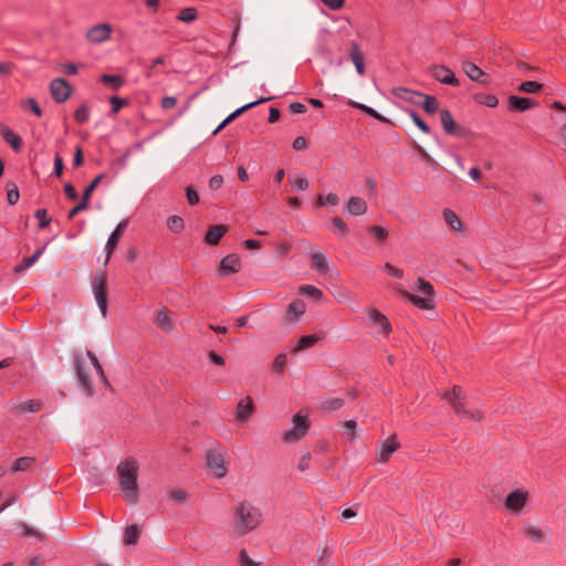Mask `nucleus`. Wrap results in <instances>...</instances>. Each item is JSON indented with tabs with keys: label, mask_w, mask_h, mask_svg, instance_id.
Wrapping results in <instances>:
<instances>
[{
	"label": "nucleus",
	"mask_w": 566,
	"mask_h": 566,
	"mask_svg": "<svg viewBox=\"0 0 566 566\" xmlns=\"http://www.w3.org/2000/svg\"><path fill=\"white\" fill-rule=\"evenodd\" d=\"M120 489L125 493L128 504H136L138 501V462L134 458H127L117 465Z\"/></svg>",
	"instance_id": "f257e3e1"
},
{
	"label": "nucleus",
	"mask_w": 566,
	"mask_h": 566,
	"mask_svg": "<svg viewBox=\"0 0 566 566\" xmlns=\"http://www.w3.org/2000/svg\"><path fill=\"white\" fill-rule=\"evenodd\" d=\"M263 521L261 510L248 501H241L234 510V532L243 536L255 530Z\"/></svg>",
	"instance_id": "f03ea898"
},
{
	"label": "nucleus",
	"mask_w": 566,
	"mask_h": 566,
	"mask_svg": "<svg viewBox=\"0 0 566 566\" xmlns=\"http://www.w3.org/2000/svg\"><path fill=\"white\" fill-rule=\"evenodd\" d=\"M441 398L451 405L457 416L467 417L474 422H480L483 419V413L480 410L465 408V394L461 386L454 385L451 389L444 390Z\"/></svg>",
	"instance_id": "7ed1b4c3"
},
{
	"label": "nucleus",
	"mask_w": 566,
	"mask_h": 566,
	"mask_svg": "<svg viewBox=\"0 0 566 566\" xmlns=\"http://www.w3.org/2000/svg\"><path fill=\"white\" fill-rule=\"evenodd\" d=\"M92 286L97 305L105 317L108 308L107 271L105 269L95 273Z\"/></svg>",
	"instance_id": "20e7f679"
},
{
	"label": "nucleus",
	"mask_w": 566,
	"mask_h": 566,
	"mask_svg": "<svg viewBox=\"0 0 566 566\" xmlns=\"http://www.w3.org/2000/svg\"><path fill=\"white\" fill-rule=\"evenodd\" d=\"M293 428L283 433L282 440L285 443H294L305 437L311 428V422L306 415L296 412L293 418Z\"/></svg>",
	"instance_id": "39448f33"
},
{
	"label": "nucleus",
	"mask_w": 566,
	"mask_h": 566,
	"mask_svg": "<svg viewBox=\"0 0 566 566\" xmlns=\"http://www.w3.org/2000/svg\"><path fill=\"white\" fill-rule=\"evenodd\" d=\"M72 357L77 381L82 387L84 394L87 397H92L95 394V389L86 370L84 358L82 354L77 350L73 353Z\"/></svg>",
	"instance_id": "423d86ee"
},
{
	"label": "nucleus",
	"mask_w": 566,
	"mask_h": 566,
	"mask_svg": "<svg viewBox=\"0 0 566 566\" xmlns=\"http://www.w3.org/2000/svg\"><path fill=\"white\" fill-rule=\"evenodd\" d=\"M440 120L444 132L455 137H468L470 129L455 123L449 109H440Z\"/></svg>",
	"instance_id": "0eeeda50"
},
{
	"label": "nucleus",
	"mask_w": 566,
	"mask_h": 566,
	"mask_svg": "<svg viewBox=\"0 0 566 566\" xmlns=\"http://www.w3.org/2000/svg\"><path fill=\"white\" fill-rule=\"evenodd\" d=\"M72 85L64 78H54L50 83V93L55 103H64L72 94Z\"/></svg>",
	"instance_id": "6e6552de"
},
{
	"label": "nucleus",
	"mask_w": 566,
	"mask_h": 566,
	"mask_svg": "<svg viewBox=\"0 0 566 566\" xmlns=\"http://www.w3.org/2000/svg\"><path fill=\"white\" fill-rule=\"evenodd\" d=\"M430 75L438 82L447 85L459 86L460 82L454 73L443 64H434L430 67Z\"/></svg>",
	"instance_id": "1a4fd4ad"
},
{
	"label": "nucleus",
	"mask_w": 566,
	"mask_h": 566,
	"mask_svg": "<svg viewBox=\"0 0 566 566\" xmlns=\"http://www.w3.org/2000/svg\"><path fill=\"white\" fill-rule=\"evenodd\" d=\"M528 493L522 489H517L509 493L505 497L504 505L512 512H520L525 506Z\"/></svg>",
	"instance_id": "9d476101"
},
{
	"label": "nucleus",
	"mask_w": 566,
	"mask_h": 566,
	"mask_svg": "<svg viewBox=\"0 0 566 566\" xmlns=\"http://www.w3.org/2000/svg\"><path fill=\"white\" fill-rule=\"evenodd\" d=\"M112 28L108 23H98L90 28L86 32V39L91 43H102L109 39Z\"/></svg>",
	"instance_id": "9b49d317"
},
{
	"label": "nucleus",
	"mask_w": 566,
	"mask_h": 566,
	"mask_svg": "<svg viewBox=\"0 0 566 566\" xmlns=\"http://www.w3.org/2000/svg\"><path fill=\"white\" fill-rule=\"evenodd\" d=\"M127 221L124 220L122 222H119L115 230L111 233L107 242H106V245H105V251H106V260H105V264H107V262L109 261L111 259V255L113 254V252L116 250L117 245H118V242L127 227Z\"/></svg>",
	"instance_id": "f8f14e48"
},
{
	"label": "nucleus",
	"mask_w": 566,
	"mask_h": 566,
	"mask_svg": "<svg viewBox=\"0 0 566 566\" xmlns=\"http://www.w3.org/2000/svg\"><path fill=\"white\" fill-rule=\"evenodd\" d=\"M208 467L213 471L214 475L221 478L226 475L227 469L221 453L216 450H208L206 454Z\"/></svg>",
	"instance_id": "ddd939ff"
},
{
	"label": "nucleus",
	"mask_w": 566,
	"mask_h": 566,
	"mask_svg": "<svg viewBox=\"0 0 566 566\" xmlns=\"http://www.w3.org/2000/svg\"><path fill=\"white\" fill-rule=\"evenodd\" d=\"M273 97L272 96H268V97H260L259 99L254 101V102H251V103H248L241 107H239L238 109H235L234 112H232L217 128L216 130L213 132V134H217L218 132H220L221 129H223L228 124H230L231 122H233L237 117H239L241 114H243L244 112L253 108L254 106L259 105V104H262V103H265V102H269L271 101Z\"/></svg>",
	"instance_id": "4468645a"
},
{
	"label": "nucleus",
	"mask_w": 566,
	"mask_h": 566,
	"mask_svg": "<svg viewBox=\"0 0 566 566\" xmlns=\"http://www.w3.org/2000/svg\"><path fill=\"white\" fill-rule=\"evenodd\" d=\"M400 448V443L397 440V436L391 434L385 442H382L377 453V459L381 463H386L391 454Z\"/></svg>",
	"instance_id": "2eb2a0df"
},
{
	"label": "nucleus",
	"mask_w": 566,
	"mask_h": 566,
	"mask_svg": "<svg viewBox=\"0 0 566 566\" xmlns=\"http://www.w3.org/2000/svg\"><path fill=\"white\" fill-rule=\"evenodd\" d=\"M462 70L473 82H478L483 85H488L490 83V76L470 61L463 62Z\"/></svg>",
	"instance_id": "dca6fc26"
},
{
	"label": "nucleus",
	"mask_w": 566,
	"mask_h": 566,
	"mask_svg": "<svg viewBox=\"0 0 566 566\" xmlns=\"http://www.w3.org/2000/svg\"><path fill=\"white\" fill-rule=\"evenodd\" d=\"M241 269V261L238 254L230 253L220 261V275L238 273Z\"/></svg>",
	"instance_id": "f3484780"
},
{
	"label": "nucleus",
	"mask_w": 566,
	"mask_h": 566,
	"mask_svg": "<svg viewBox=\"0 0 566 566\" xmlns=\"http://www.w3.org/2000/svg\"><path fill=\"white\" fill-rule=\"evenodd\" d=\"M368 318L374 326L379 327L380 333L388 335L391 332V325L388 318L375 307L367 308Z\"/></svg>",
	"instance_id": "a211bd4d"
},
{
	"label": "nucleus",
	"mask_w": 566,
	"mask_h": 566,
	"mask_svg": "<svg viewBox=\"0 0 566 566\" xmlns=\"http://www.w3.org/2000/svg\"><path fill=\"white\" fill-rule=\"evenodd\" d=\"M401 295L403 298H406L407 301H409L411 304H413L416 307L420 308V310H433L434 306H436V302H434V298L433 297H430V296H418V295H415L406 290L401 291Z\"/></svg>",
	"instance_id": "6ab92c4d"
},
{
	"label": "nucleus",
	"mask_w": 566,
	"mask_h": 566,
	"mask_svg": "<svg viewBox=\"0 0 566 566\" xmlns=\"http://www.w3.org/2000/svg\"><path fill=\"white\" fill-rule=\"evenodd\" d=\"M537 102L530 97H521L511 95L509 97V109L512 112H525L530 108L537 106Z\"/></svg>",
	"instance_id": "aec40b11"
},
{
	"label": "nucleus",
	"mask_w": 566,
	"mask_h": 566,
	"mask_svg": "<svg viewBox=\"0 0 566 566\" xmlns=\"http://www.w3.org/2000/svg\"><path fill=\"white\" fill-rule=\"evenodd\" d=\"M228 230L229 227L226 224L210 226L205 235V243L212 247L219 244L220 240L228 232Z\"/></svg>",
	"instance_id": "412c9836"
},
{
	"label": "nucleus",
	"mask_w": 566,
	"mask_h": 566,
	"mask_svg": "<svg viewBox=\"0 0 566 566\" xmlns=\"http://www.w3.org/2000/svg\"><path fill=\"white\" fill-rule=\"evenodd\" d=\"M392 95L402 101L409 102L415 105H420L422 93L412 91L406 87H395L391 91Z\"/></svg>",
	"instance_id": "4be33fe9"
},
{
	"label": "nucleus",
	"mask_w": 566,
	"mask_h": 566,
	"mask_svg": "<svg viewBox=\"0 0 566 566\" xmlns=\"http://www.w3.org/2000/svg\"><path fill=\"white\" fill-rule=\"evenodd\" d=\"M254 412L253 400L250 396L241 399L237 406L235 418L239 421H247Z\"/></svg>",
	"instance_id": "5701e85b"
},
{
	"label": "nucleus",
	"mask_w": 566,
	"mask_h": 566,
	"mask_svg": "<svg viewBox=\"0 0 566 566\" xmlns=\"http://www.w3.org/2000/svg\"><path fill=\"white\" fill-rule=\"evenodd\" d=\"M349 59L354 63L356 71L359 75L365 74V59L357 42L353 41L349 49Z\"/></svg>",
	"instance_id": "b1692460"
},
{
	"label": "nucleus",
	"mask_w": 566,
	"mask_h": 566,
	"mask_svg": "<svg viewBox=\"0 0 566 566\" xmlns=\"http://www.w3.org/2000/svg\"><path fill=\"white\" fill-rule=\"evenodd\" d=\"M0 135L13 148V150L19 151L21 149L22 138L2 123H0Z\"/></svg>",
	"instance_id": "393cba45"
},
{
	"label": "nucleus",
	"mask_w": 566,
	"mask_h": 566,
	"mask_svg": "<svg viewBox=\"0 0 566 566\" xmlns=\"http://www.w3.org/2000/svg\"><path fill=\"white\" fill-rule=\"evenodd\" d=\"M306 305L303 300H294L292 303L289 304L286 313H285V319L287 322H292L296 318H298L301 315L305 313Z\"/></svg>",
	"instance_id": "a878e982"
},
{
	"label": "nucleus",
	"mask_w": 566,
	"mask_h": 566,
	"mask_svg": "<svg viewBox=\"0 0 566 566\" xmlns=\"http://www.w3.org/2000/svg\"><path fill=\"white\" fill-rule=\"evenodd\" d=\"M99 82L113 91H118L126 83V80L120 74H103Z\"/></svg>",
	"instance_id": "bb28decb"
},
{
	"label": "nucleus",
	"mask_w": 566,
	"mask_h": 566,
	"mask_svg": "<svg viewBox=\"0 0 566 566\" xmlns=\"http://www.w3.org/2000/svg\"><path fill=\"white\" fill-rule=\"evenodd\" d=\"M347 211L352 216H361L367 211V203L360 197H352L347 203Z\"/></svg>",
	"instance_id": "cd10ccee"
},
{
	"label": "nucleus",
	"mask_w": 566,
	"mask_h": 566,
	"mask_svg": "<svg viewBox=\"0 0 566 566\" xmlns=\"http://www.w3.org/2000/svg\"><path fill=\"white\" fill-rule=\"evenodd\" d=\"M44 249L45 245L36 249L32 255L23 258L22 261L14 266V272L21 273L29 269L31 265H33L36 262V260L42 255Z\"/></svg>",
	"instance_id": "c85d7f7f"
},
{
	"label": "nucleus",
	"mask_w": 566,
	"mask_h": 566,
	"mask_svg": "<svg viewBox=\"0 0 566 566\" xmlns=\"http://www.w3.org/2000/svg\"><path fill=\"white\" fill-rule=\"evenodd\" d=\"M44 403L40 399H30L27 400L15 407L17 411L20 413L23 412H39L42 410Z\"/></svg>",
	"instance_id": "c756f323"
},
{
	"label": "nucleus",
	"mask_w": 566,
	"mask_h": 566,
	"mask_svg": "<svg viewBox=\"0 0 566 566\" xmlns=\"http://www.w3.org/2000/svg\"><path fill=\"white\" fill-rule=\"evenodd\" d=\"M443 219L446 223L449 226L451 230L460 231L462 229V222L451 209H444L442 212Z\"/></svg>",
	"instance_id": "7c9ffc66"
},
{
	"label": "nucleus",
	"mask_w": 566,
	"mask_h": 566,
	"mask_svg": "<svg viewBox=\"0 0 566 566\" xmlns=\"http://www.w3.org/2000/svg\"><path fill=\"white\" fill-rule=\"evenodd\" d=\"M321 338L322 337L316 334L304 335L298 339L294 352H302L306 348H310L314 346Z\"/></svg>",
	"instance_id": "2f4dec72"
},
{
	"label": "nucleus",
	"mask_w": 566,
	"mask_h": 566,
	"mask_svg": "<svg viewBox=\"0 0 566 566\" xmlns=\"http://www.w3.org/2000/svg\"><path fill=\"white\" fill-rule=\"evenodd\" d=\"M420 105L428 114H434L439 109V101L432 95L423 94Z\"/></svg>",
	"instance_id": "473e14b6"
},
{
	"label": "nucleus",
	"mask_w": 566,
	"mask_h": 566,
	"mask_svg": "<svg viewBox=\"0 0 566 566\" xmlns=\"http://www.w3.org/2000/svg\"><path fill=\"white\" fill-rule=\"evenodd\" d=\"M311 268L313 270L319 272L321 274H326L327 270H328V266H327L326 258L324 256V254H322V253H314L312 255Z\"/></svg>",
	"instance_id": "72a5a7b5"
},
{
	"label": "nucleus",
	"mask_w": 566,
	"mask_h": 566,
	"mask_svg": "<svg viewBox=\"0 0 566 566\" xmlns=\"http://www.w3.org/2000/svg\"><path fill=\"white\" fill-rule=\"evenodd\" d=\"M20 107L23 111L32 112L36 117H41L43 112L35 98L29 97L20 103Z\"/></svg>",
	"instance_id": "f704fd0d"
},
{
	"label": "nucleus",
	"mask_w": 566,
	"mask_h": 566,
	"mask_svg": "<svg viewBox=\"0 0 566 566\" xmlns=\"http://www.w3.org/2000/svg\"><path fill=\"white\" fill-rule=\"evenodd\" d=\"M139 539V530L136 525H130L125 528L124 543L125 545H135Z\"/></svg>",
	"instance_id": "c9c22d12"
},
{
	"label": "nucleus",
	"mask_w": 566,
	"mask_h": 566,
	"mask_svg": "<svg viewBox=\"0 0 566 566\" xmlns=\"http://www.w3.org/2000/svg\"><path fill=\"white\" fill-rule=\"evenodd\" d=\"M198 18V11L193 7H188L179 11L177 20L186 23H191Z\"/></svg>",
	"instance_id": "e433bc0d"
},
{
	"label": "nucleus",
	"mask_w": 566,
	"mask_h": 566,
	"mask_svg": "<svg viewBox=\"0 0 566 566\" xmlns=\"http://www.w3.org/2000/svg\"><path fill=\"white\" fill-rule=\"evenodd\" d=\"M155 324L163 327L164 329H170L171 328V321L169 317V310L167 307H164L163 310L157 312Z\"/></svg>",
	"instance_id": "4c0bfd02"
},
{
	"label": "nucleus",
	"mask_w": 566,
	"mask_h": 566,
	"mask_svg": "<svg viewBox=\"0 0 566 566\" xmlns=\"http://www.w3.org/2000/svg\"><path fill=\"white\" fill-rule=\"evenodd\" d=\"M167 228L174 233H180L185 229V221L179 216H170L167 219Z\"/></svg>",
	"instance_id": "58836bf2"
},
{
	"label": "nucleus",
	"mask_w": 566,
	"mask_h": 566,
	"mask_svg": "<svg viewBox=\"0 0 566 566\" xmlns=\"http://www.w3.org/2000/svg\"><path fill=\"white\" fill-rule=\"evenodd\" d=\"M6 188H7V199H8L9 205H11V206L15 205L20 199V192H19L18 186L13 181H8Z\"/></svg>",
	"instance_id": "ea45409f"
},
{
	"label": "nucleus",
	"mask_w": 566,
	"mask_h": 566,
	"mask_svg": "<svg viewBox=\"0 0 566 566\" xmlns=\"http://www.w3.org/2000/svg\"><path fill=\"white\" fill-rule=\"evenodd\" d=\"M542 90H543V84L535 82V81H526V82H523L518 86L520 92L531 93V94L539 93Z\"/></svg>",
	"instance_id": "a19ab883"
},
{
	"label": "nucleus",
	"mask_w": 566,
	"mask_h": 566,
	"mask_svg": "<svg viewBox=\"0 0 566 566\" xmlns=\"http://www.w3.org/2000/svg\"><path fill=\"white\" fill-rule=\"evenodd\" d=\"M104 175L96 176L84 189L82 198L90 203L92 193L94 190L98 187L101 180L103 179Z\"/></svg>",
	"instance_id": "79ce46f5"
},
{
	"label": "nucleus",
	"mask_w": 566,
	"mask_h": 566,
	"mask_svg": "<svg viewBox=\"0 0 566 566\" xmlns=\"http://www.w3.org/2000/svg\"><path fill=\"white\" fill-rule=\"evenodd\" d=\"M90 118V107L86 104H82L76 111L74 112V120L82 125L85 124Z\"/></svg>",
	"instance_id": "37998d69"
},
{
	"label": "nucleus",
	"mask_w": 566,
	"mask_h": 566,
	"mask_svg": "<svg viewBox=\"0 0 566 566\" xmlns=\"http://www.w3.org/2000/svg\"><path fill=\"white\" fill-rule=\"evenodd\" d=\"M339 202V198L336 193H328L327 196L318 195L314 206H325V205H332L336 206Z\"/></svg>",
	"instance_id": "c03bdc74"
},
{
	"label": "nucleus",
	"mask_w": 566,
	"mask_h": 566,
	"mask_svg": "<svg viewBox=\"0 0 566 566\" xmlns=\"http://www.w3.org/2000/svg\"><path fill=\"white\" fill-rule=\"evenodd\" d=\"M416 291L430 297H433L434 294L432 284L422 277L418 279V285L416 287Z\"/></svg>",
	"instance_id": "a18cd8bd"
},
{
	"label": "nucleus",
	"mask_w": 566,
	"mask_h": 566,
	"mask_svg": "<svg viewBox=\"0 0 566 566\" xmlns=\"http://www.w3.org/2000/svg\"><path fill=\"white\" fill-rule=\"evenodd\" d=\"M35 461L33 457H21L18 458L13 463V470L14 471H25L29 469L32 463Z\"/></svg>",
	"instance_id": "49530a36"
},
{
	"label": "nucleus",
	"mask_w": 566,
	"mask_h": 566,
	"mask_svg": "<svg viewBox=\"0 0 566 566\" xmlns=\"http://www.w3.org/2000/svg\"><path fill=\"white\" fill-rule=\"evenodd\" d=\"M128 103L129 101L127 98H123L119 96L109 97L111 113L114 115L117 114L120 111V108L127 106Z\"/></svg>",
	"instance_id": "de8ad7c7"
},
{
	"label": "nucleus",
	"mask_w": 566,
	"mask_h": 566,
	"mask_svg": "<svg viewBox=\"0 0 566 566\" xmlns=\"http://www.w3.org/2000/svg\"><path fill=\"white\" fill-rule=\"evenodd\" d=\"M409 115L410 117L412 118V122L415 123V125L421 130L423 132L424 134H430L431 129L430 127L427 125V123L419 116V114L413 111V109H410L409 112Z\"/></svg>",
	"instance_id": "09e8293b"
},
{
	"label": "nucleus",
	"mask_w": 566,
	"mask_h": 566,
	"mask_svg": "<svg viewBox=\"0 0 566 566\" xmlns=\"http://www.w3.org/2000/svg\"><path fill=\"white\" fill-rule=\"evenodd\" d=\"M475 101L480 104L488 106V107H495L499 104L497 97L493 94L476 95Z\"/></svg>",
	"instance_id": "8fccbe9b"
},
{
	"label": "nucleus",
	"mask_w": 566,
	"mask_h": 566,
	"mask_svg": "<svg viewBox=\"0 0 566 566\" xmlns=\"http://www.w3.org/2000/svg\"><path fill=\"white\" fill-rule=\"evenodd\" d=\"M286 354L282 353V354H279L274 360H273V364H272V368L275 373L277 374H283L284 371V368H285V365H286Z\"/></svg>",
	"instance_id": "3c124183"
},
{
	"label": "nucleus",
	"mask_w": 566,
	"mask_h": 566,
	"mask_svg": "<svg viewBox=\"0 0 566 566\" xmlns=\"http://www.w3.org/2000/svg\"><path fill=\"white\" fill-rule=\"evenodd\" d=\"M300 291L308 296L319 301L323 297V292L314 285H302Z\"/></svg>",
	"instance_id": "603ef678"
},
{
	"label": "nucleus",
	"mask_w": 566,
	"mask_h": 566,
	"mask_svg": "<svg viewBox=\"0 0 566 566\" xmlns=\"http://www.w3.org/2000/svg\"><path fill=\"white\" fill-rule=\"evenodd\" d=\"M344 406V399L342 398H331L323 402L324 410L334 411L338 410Z\"/></svg>",
	"instance_id": "864d4df0"
},
{
	"label": "nucleus",
	"mask_w": 566,
	"mask_h": 566,
	"mask_svg": "<svg viewBox=\"0 0 566 566\" xmlns=\"http://www.w3.org/2000/svg\"><path fill=\"white\" fill-rule=\"evenodd\" d=\"M34 216L36 219H39L38 227L40 229L46 228L51 222V219L48 217L46 209H38L34 213Z\"/></svg>",
	"instance_id": "5fc2aeb1"
},
{
	"label": "nucleus",
	"mask_w": 566,
	"mask_h": 566,
	"mask_svg": "<svg viewBox=\"0 0 566 566\" xmlns=\"http://www.w3.org/2000/svg\"><path fill=\"white\" fill-rule=\"evenodd\" d=\"M412 149L419 155V157L426 164L434 163L433 158L428 154V151L421 145H419L417 142H413Z\"/></svg>",
	"instance_id": "6e6d98bb"
},
{
	"label": "nucleus",
	"mask_w": 566,
	"mask_h": 566,
	"mask_svg": "<svg viewBox=\"0 0 566 566\" xmlns=\"http://www.w3.org/2000/svg\"><path fill=\"white\" fill-rule=\"evenodd\" d=\"M368 231L373 233L379 242H384L388 238V231L381 226H371Z\"/></svg>",
	"instance_id": "4d7b16f0"
},
{
	"label": "nucleus",
	"mask_w": 566,
	"mask_h": 566,
	"mask_svg": "<svg viewBox=\"0 0 566 566\" xmlns=\"http://www.w3.org/2000/svg\"><path fill=\"white\" fill-rule=\"evenodd\" d=\"M88 206L90 203L82 198L81 201L69 211L67 219L72 220L77 213L86 210Z\"/></svg>",
	"instance_id": "13d9d810"
},
{
	"label": "nucleus",
	"mask_w": 566,
	"mask_h": 566,
	"mask_svg": "<svg viewBox=\"0 0 566 566\" xmlns=\"http://www.w3.org/2000/svg\"><path fill=\"white\" fill-rule=\"evenodd\" d=\"M238 563L240 566H259V563L254 562L249 557L245 549H241L238 556Z\"/></svg>",
	"instance_id": "bf43d9fd"
},
{
	"label": "nucleus",
	"mask_w": 566,
	"mask_h": 566,
	"mask_svg": "<svg viewBox=\"0 0 566 566\" xmlns=\"http://www.w3.org/2000/svg\"><path fill=\"white\" fill-rule=\"evenodd\" d=\"M524 535L532 538L534 542H542L543 539V534H542V531L539 528H535V527H528V528H525L524 531Z\"/></svg>",
	"instance_id": "052dcab7"
},
{
	"label": "nucleus",
	"mask_w": 566,
	"mask_h": 566,
	"mask_svg": "<svg viewBox=\"0 0 566 566\" xmlns=\"http://www.w3.org/2000/svg\"><path fill=\"white\" fill-rule=\"evenodd\" d=\"M187 201L190 206L199 203V195L192 186L186 188Z\"/></svg>",
	"instance_id": "680f3d73"
},
{
	"label": "nucleus",
	"mask_w": 566,
	"mask_h": 566,
	"mask_svg": "<svg viewBox=\"0 0 566 566\" xmlns=\"http://www.w3.org/2000/svg\"><path fill=\"white\" fill-rule=\"evenodd\" d=\"M384 270L392 277L401 279L403 276V271L394 266L391 263H385Z\"/></svg>",
	"instance_id": "e2e57ef3"
},
{
	"label": "nucleus",
	"mask_w": 566,
	"mask_h": 566,
	"mask_svg": "<svg viewBox=\"0 0 566 566\" xmlns=\"http://www.w3.org/2000/svg\"><path fill=\"white\" fill-rule=\"evenodd\" d=\"M332 222L342 234H346L349 232L348 226L340 217H333Z\"/></svg>",
	"instance_id": "0e129e2a"
},
{
	"label": "nucleus",
	"mask_w": 566,
	"mask_h": 566,
	"mask_svg": "<svg viewBox=\"0 0 566 566\" xmlns=\"http://www.w3.org/2000/svg\"><path fill=\"white\" fill-rule=\"evenodd\" d=\"M292 146H293L294 150L300 151V150L307 148L308 142L305 137L298 136L293 140Z\"/></svg>",
	"instance_id": "69168bd1"
},
{
	"label": "nucleus",
	"mask_w": 566,
	"mask_h": 566,
	"mask_svg": "<svg viewBox=\"0 0 566 566\" xmlns=\"http://www.w3.org/2000/svg\"><path fill=\"white\" fill-rule=\"evenodd\" d=\"M223 185V177L221 175H214L209 179V188L211 190H218Z\"/></svg>",
	"instance_id": "338daca9"
},
{
	"label": "nucleus",
	"mask_w": 566,
	"mask_h": 566,
	"mask_svg": "<svg viewBox=\"0 0 566 566\" xmlns=\"http://www.w3.org/2000/svg\"><path fill=\"white\" fill-rule=\"evenodd\" d=\"M176 104H177V98L174 96H165L160 101V106L165 111L171 109L172 107L176 106Z\"/></svg>",
	"instance_id": "774afa93"
}]
</instances>
